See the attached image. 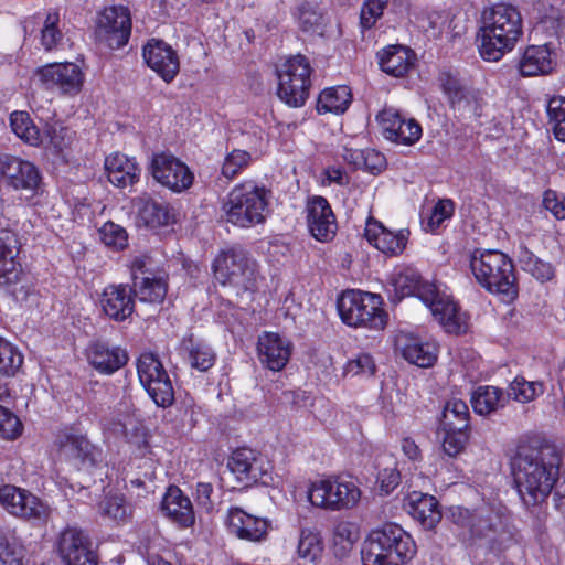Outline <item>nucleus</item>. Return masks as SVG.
<instances>
[{
  "label": "nucleus",
  "mask_w": 565,
  "mask_h": 565,
  "mask_svg": "<svg viewBox=\"0 0 565 565\" xmlns=\"http://www.w3.org/2000/svg\"><path fill=\"white\" fill-rule=\"evenodd\" d=\"M470 268L476 280L489 292L500 295L507 302L516 298L514 266L504 253L476 249L470 256Z\"/></svg>",
  "instance_id": "423d86ee"
},
{
  "label": "nucleus",
  "mask_w": 565,
  "mask_h": 565,
  "mask_svg": "<svg viewBox=\"0 0 565 565\" xmlns=\"http://www.w3.org/2000/svg\"><path fill=\"white\" fill-rule=\"evenodd\" d=\"M58 23L60 14L57 12H49L41 30V44L45 51L55 49L63 39Z\"/></svg>",
  "instance_id": "3c124183"
},
{
  "label": "nucleus",
  "mask_w": 565,
  "mask_h": 565,
  "mask_svg": "<svg viewBox=\"0 0 565 565\" xmlns=\"http://www.w3.org/2000/svg\"><path fill=\"white\" fill-rule=\"evenodd\" d=\"M364 235L370 244L384 254H401L408 241V231L401 230L396 233L387 230L379 221L370 218L366 223Z\"/></svg>",
  "instance_id": "cd10ccee"
},
{
  "label": "nucleus",
  "mask_w": 565,
  "mask_h": 565,
  "mask_svg": "<svg viewBox=\"0 0 565 565\" xmlns=\"http://www.w3.org/2000/svg\"><path fill=\"white\" fill-rule=\"evenodd\" d=\"M134 206L137 209V222L150 228L169 225L174 215L169 204L159 202L145 193L134 199Z\"/></svg>",
  "instance_id": "7c9ffc66"
},
{
  "label": "nucleus",
  "mask_w": 565,
  "mask_h": 565,
  "mask_svg": "<svg viewBox=\"0 0 565 565\" xmlns=\"http://www.w3.org/2000/svg\"><path fill=\"white\" fill-rule=\"evenodd\" d=\"M17 227V221L6 214L0 216V292L15 302H24L32 294V286L18 260L21 242Z\"/></svg>",
  "instance_id": "20e7f679"
},
{
  "label": "nucleus",
  "mask_w": 565,
  "mask_h": 565,
  "mask_svg": "<svg viewBox=\"0 0 565 565\" xmlns=\"http://www.w3.org/2000/svg\"><path fill=\"white\" fill-rule=\"evenodd\" d=\"M134 297L141 302L161 303L168 291V284L163 278L143 276L136 280L132 286Z\"/></svg>",
  "instance_id": "58836bf2"
},
{
  "label": "nucleus",
  "mask_w": 565,
  "mask_h": 565,
  "mask_svg": "<svg viewBox=\"0 0 565 565\" xmlns=\"http://www.w3.org/2000/svg\"><path fill=\"white\" fill-rule=\"evenodd\" d=\"M322 552V541L318 532L302 529L298 542V556L309 562H315Z\"/></svg>",
  "instance_id": "09e8293b"
},
{
  "label": "nucleus",
  "mask_w": 565,
  "mask_h": 565,
  "mask_svg": "<svg viewBox=\"0 0 565 565\" xmlns=\"http://www.w3.org/2000/svg\"><path fill=\"white\" fill-rule=\"evenodd\" d=\"M267 190L249 181L235 185L227 194L222 210L227 222L250 227L265 221L264 212L268 205Z\"/></svg>",
  "instance_id": "6e6552de"
},
{
  "label": "nucleus",
  "mask_w": 565,
  "mask_h": 565,
  "mask_svg": "<svg viewBox=\"0 0 565 565\" xmlns=\"http://www.w3.org/2000/svg\"><path fill=\"white\" fill-rule=\"evenodd\" d=\"M230 532L241 540L259 542L267 535L268 521L246 513L241 508H231L227 513Z\"/></svg>",
  "instance_id": "c85d7f7f"
},
{
  "label": "nucleus",
  "mask_w": 565,
  "mask_h": 565,
  "mask_svg": "<svg viewBox=\"0 0 565 565\" xmlns=\"http://www.w3.org/2000/svg\"><path fill=\"white\" fill-rule=\"evenodd\" d=\"M376 366L370 354L362 353L355 359L350 360L345 365V373L352 375H373Z\"/></svg>",
  "instance_id": "bf43d9fd"
},
{
  "label": "nucleus",
  "mask_w": 565,
  "mask_h": 565,
  "mask_svg": "<svg viewBox=\"0 0 565 565\" xmlns=\"http://www.w3.org/2000/svg\"><path fill=\"white\" fill-rule=\"evenodd\" d=\"M409 533L395 523L373 530L365 540L361 556L363 565H403L416 555Z\"/></svg>",
  "instance_id": "39448f33"
},
{
  "label": "nucleus",
  "mask_w": 565,
  "mask_h": 565,
  "mask_svg": "<svg viewBox=\"0 0 565 565\" xmlns=\"http://www.w3.org/2000/svg\"><path fill=\"white\" fill-rule=\"evenodd\" d=\"M395 350L407 362L419 367H430L437 361V345L431 342H424L412 334H398L395 339Z\"/></svg>",
  "instance_id": "a878e982"
},
{
  "label": "nucleus",
  "mask_w": 565,
  "mask_h": 565,
  "mask_svg": "<svg viewBox=\"0 0 565 565\" xmlns=\"http://www.w3.org/2000/svg\"><path fill=\"white\" fill-rule=\"evenodd\" d=\"M471 536L484 537L491 544V548L503 551L518 541V531L511 526L507 519L491 510L475 511Z\"/></svg>",
  "instance_id": "4468645a"
},
{
  "label": "nucleus",
  "mask_w": 565,
  "mask_h": 565,
  "mask_svg": "<svg viewBox=\"0 0 565 565\" xmlns=\"http://www.w3.org/2000/svg\"><path fill=\"white\" fill-rule=\"evenodd\" d=\"M22 364V353L11 342L0 337V375L12 377Z\"/></svg>",
  "instance_id": "49530a36"
},
{
  "label": "nucleus",
  "mask_w": 565,
  "mask_h": 565,
  "mask_svg": "<svg viewBox=\"0 0 565 565\" xmlns=\"http://www.w3.org/2000/svg\"><path fill=\"white\" fill-rule=\"evenodd\" d=\"M10 126L18 138L25 143L38 147L43 143V136L26 111H13Z\"/></svg>",
  "instance_id": "79ce46f5"
},
{
  "label": "nucleus",
  "mask_w": 565,
  "mask_h": 565,
  "mask_svg": "<svg viewBox=\"0 0 565 565\" xmlns=\"http://www.w3.org/2000/svg\"><path fill=\"white\" fill-rule=\"evenodd\" d=\"M98 512L104 518L118 525L129 522L132 518V507L122 495H107L98 504Z\"/></svg>",
  "instance_id": "a19ab883"
},
{
  "label": "nucleus",
  "mask_w": 565,
  "mask_h": 565,
  "mask_svg": "<svg viewBox=\"0 0 565 565\" xmlns=\"http://www.w3.org/2000/svg\"><path fill=\"white\" fill-rule=\"evenodd\" d=\"M385 168L386 159L381 152L374 149L364 150V158L361 167L362 170L376 175L380 174Z\"/></svg>",
  "instance_id": "680f3d73"
},
{
  "label": "nucleus",
  "mask_w": 565,
  "mask_h": 565,
  "mask_svg": "<svg viewBox=\"0 0 565 565\" xmlns=\"http://www.w3.org/2000/svg\"><path fill=\"white\" fill-rule=\"evenodd\" d=\"M128 353L125 349L110 345L104 341H95L87 349L89 364L100 374L111 375L128 362Z\"/></svg>",
  "instance_id": "b1692460"
},
{
  "label": "nucleus",
  "mask_w": 565,
  "mask_h": 565,
  "mask_svg": "<svg viewBox=\"0 0 565 565\" xmlns=\"http://www.w3.org/2000/svg\"><path fill=\"white\" fill-rule=\"evenodd\" d=\"M312 68L303 55H295L276 68L277 96L286 105L298 108L305 105L311 87Z\"/></svg>",
  "instance_id": "9d476101"
},
{
  "label": "nucleus",
  "mask_w": 565,
  "mask_h": 565,
  "mask_svg": "<svg viewBox=\"0 0 565 565\" xmlns=\"http://www.w3.org/2000/svg\"><path fill=\"white\" fill-rule=\"evenodd\" d=\"M523 34L522 15L512 4L500 2L486 9L477 41L481 57L498 62L513 50Z\"/></svg>",
  "instance_id": "f03ea898"
},
{
  "label": "nucleus",
  "mask_w": 565,
  "mask_h": 565,
  "mask_svg": "<svg viewBox=\"0 0 565 565\" xmlns=\"http://www.w3.org/2000/svg\"><path fill=\"white\" fill-rule=\"evenodd\" d=\"M377 118L385 137L397 143L413 145L422 136V127L416 120H406L394 109H384Z\"/></svg>",
  "instance_id": "393cba45"
},
{
  "label": "nucleus",
  "mask_w": 565,
  "mask_h": 565,
  "mask_svg": "<svg viewBox=\"0 0 565 565\" xmlns=\"http://www.w3.org/2000/svg\"><path fill=\"white\" fill-rule=\"evenodd\" d=\"M454 202L449 199L440 200L433 209L429 224L439 226L445 220L450 218L454 214Z\"/></svg>",
  "instance_id": "0e129e2a"
},
{
  "label": "nucleus",
  "mask_w": 565,
  "mask_h": 565,
  "mask_svg": "<svg viewBox=\"0 0 565 565\" xmlns=\"http://www.w3.org/2000/svg\"><path fill=\"white\" fill-rule=\"evenodd\" d=\"M100 306L109 319L125 321L135 309L132 288L122 284L107 286L102 294Z\"/></svg>",
  "instance_id": "5701e85b"
},
{
  "label": "nucleus",
  "mask_w": 565,
  "mask_h": 565,
  "mask_svg": "<svg viewBox=\"0 0 565 565\" xmlns=\"http://www.w3.org/2000/svg\"><path fill=\"white\" fill-rule=\"evenodd\" d=\"M23 552L14 542L0 535V565H22Z\"/></svg>",
  "instance_id": "13d9d810"
},
{
  "label": "nucleus",
  "mask_w": 565,
  "mask_h": 565,
  "mask_svg": "<svg viewBox=\"0 0 565 565\" xmlns=\"http://www.w3.org/2000/svg\"><path fill=\"white\" fill-rule=\"evenodd\" d=\"M104 166L108 181L116 188L126 189L139 181L140 168L135 158L116 152L106 157Z\"/></svg>",
  "instance_id": "c756f323"
},
{
  "label": "nucleus",
  "mask_w": 565,
  "mask_h": 565,
  "mask_svg": "<svg viewBox=\"0 0 565 565\" xmlns=\"http://www.w3.org/2000/svg\"><path fill=\"white\" fill-rule=\"evenodd\" d=\"M22 424L18 416L0 405V435L4 439H15L21 435Z\"/></svg>",
  "instance_id": "4d7b16f0"
},
{
  "label": "nucleus",
  "mask_w": 565,
  "mask_h": 565,
  "mask_svg": "<svg viewBox=\"0 0 565 565\" xmlns=\"http://www.w3.org/2000/svg\"><path fill=\"white\" fill-rule=\"evenodd\" d=\"M250 162V154L245 150L234 149L226 157L222 166V174L227 179L235 178Z\"/></svg>",
  "instance_id": "864d4df0"
},
{
  "label": "nucleus",
  "mask_w": 565,
  "mask_h": 565,
  "mask_svg": "<svg viewBox=\"0 0 565 565\" xmlns=\"http://www.w3.org/2000/svg\"><path fill=\"white\" fill-rule=\"evenodd\" d=\"M307 224L311 235L319 242H329L335 236V216L326 198L313 196L307 203Z\"/></svg>",
  "instance_id": "412c9836"
},
{
  "label": "nucleus",
  "mask_w": 565,
  "mask_h": 565,
  "mask_svg": "<svg viewBox=\"0 0 565 565\" xmlns=\"http://www.w3.org/2000/svg\"><path fill=\"white\" fill-rule=\"evenodd\" d=\"M380 490L390 494L401 482V473L396 468H385L379 472Z\"/></svg>",
  "instance_id": "e2e57ef3"
},
{
  "label": "nucleus",
  "mask_w": 565,
  "mask_h": 565,
  "mask_svg": "<svg viewBox=\"0 0 565 565\" xmlns=\"http://www.w3.org/2000/svg\"><path fill=\"white\" fill-rule=\"evenodd\" d=\"M393 288L398 300L416 296L431 311L434 318L448 333L466 332L467 323L452 299L441 295L435 285L423 281L422 276L414 269L407 268L393 278Z\"/></svg>",
  "instance_id": "7ed1b4c3"
},
{
  "label": "nucleus",
  "mask_w": 565,
  "mask_h": 565,
  "mask_svg": "<svg viewBox=\"0 0 565 565\" xmlns=\"http://www.w3.org/2000/svg\"><path fill=\"white\" fill-rule=\"evenodd\" d=\"M543 206L557 220H565V194L554 190H546L543 194Z\"/></svg>",
  "instance_id": "052dcab7"
},
{
  "label": "nucleus",
  "mask_w": 565,
  "mask_h": 565,
  "mask_svg": "<svg viewBox=\"0 0 565 565\" xmlns=\"http://www.w3.org/2000/svg\"><path fill=\"white\" fill-rule=\"evenodd\" d=\"M379 65L387 75L404 77L415 66L416 54L403 45H390L377 53Z\"/></svg>",
  "instance_id": "2f4dec72"
},
{
  "label": "nucleus",
  "mask_w": 565,
  "mask_h": 565,
  "mask_svg": "<svg viewBox=\"0 0 565 565\" xmlns=\"http://www.w3.org/2000/svg\"><path fill=\"white\" fill-rule=\"evenodd\" d=\"M64 565H97L98 559L88 534L76 526L65 527L56 542Z\"/></svg>",
  "instance_id": "f3484780"
},
{
  "label": "nucleus",
  "mask_w": 565,
  "mask_h": 565,
  "mask_svg": "<svg viewBox=\"0 0 565 565\" xmlns=\"http://www.w3.org/2000/svg\"><path fill=\"white\" fill-rule=\"evenodd\" d=\"M547 115L552 127L561 120L565 119V98L553 97L547 104Z\"/></svg>",
  "instance_id": "774afa93"
},
{
  "label": "nucleus",
  "mask_w": 565,
  "mask_h": 565,
  "mask_svg": "<svg viewBox=\"0 0 565 565\" xmlns=\"http://www.w3.org/2000/svg\"><path fill=\"white\" fill-rule=\"evenodd\" d=\"M406 509L412 518L426 530L434 529L441 520L437 499L427 493L414 491L408 494Z\"/></svg>",
  "instance_id": "473e14b6"
},
{
  "label": "nucleus",
  "mask_w": 565,
  "mask_h": 565,
  "mask_svg": "<svg viewBox=\"0 0 565 565\" xmlns=\"http://www.w3.org/2000/svg\"><path fill=\"white\" fill-rule=\"evenodd\" d=\"M470 413L468 405L458 398H451L447 401L441 418L440 427H460L469 428Z\"/></svg>",
  "instance_id": "37998d69"
},
{
  "label": "nucleus",
  "mask_w": 565,
  "mask_h": 565,
  "mask_svg": "<svg viewBox=\"0 0 565 565\" xmlns=\"http://www.w3.org/2000/svg\"><path fill=\"white\" fill-rule=\"evenodd\" d=\"M137 372L141 385L157 406L167 408L173 404V384L158 355L151 352L140 354Z\"/></svg>",
  "instance_id": "9b49d317"
},
{
  "label": "nucleus",
  "mask_w": 565,
  "mask_h": 565,
  "mask_svg": "<svg viewBox=\"0 0 565 565\" xmlns=\"http://www.w3.org/2000/svg\"><path fill=\"white\" fill-rule=\"evenodd\" d=\"M2 182L14 191L33 198L42 192L43 179L40 169L31 161L0 153Z\"/></svg>",
  "instance_id": "ddd939ff"
},
{
  "label": "nucleus",
  "mask_w": 565,
  "mask_h": 565,
  "mask_svg": "<svg viewBox=\"0 0 565 565\" xmlns=\"http://www.w3.org/2000/svg\"><path fill=\"white\" fill-rule=\"evenodd\" d=\"M321 17L308 6H302L299 9V23L305 32L315 31L316 26L320 24Z\"/></svg>",
  "instance_id": "69168bd1"
},
{
  "label": "nucleus",
  "mask_w": 565,
  "mask_h": 565,
  "mask_svg": "<svg viewBox=\"0 0 565 565\" xmlns=\"http://www.w3.org/2000/svg\"><path fill=\"white\" fill-rule=\"evenodd\" d=\"M443 92L447 95L451 106H460L467 97L466 89L460 82L449 73H441L439 76Z\"/></svg>",
  "instance_id": "6e6d98bb"
},
{
  "label": "nucleus",
  "mask_w": 565,
  "mask_h": 565,
  "mask_svg": "<svg viewBox=\"0 0 565 565\" xmlns=\"http://www.w3.org/2000/svg\"><path fill=\"white\" fill-rule=\"evenodd\" d=\"M149 170L158 183L177 193L189 189L194 180L189 167L169 152L153 153Z\"/></svg>",
  "instance_id": "dca6fc26"
},
{
  "label": "nucleus",
  "mask_w": 565,
  "mask_h": 565,
  "mask_svg": "<svg viewBox=\"0 0 565 565\" xmlns=\"http://www.w3.org/2000/svg\"><path fill=\"white\" fill-rule=\"evenodd\" d=\"M215 280L236 296L257 289L256 264L242 248L220 253L212 264Z\"/></svg>",
  "instance_id": "0eeeda50"
},
{
  "label": "nucleus",
  "mask_w": 565,
  "mask_h": 565,
  "mask_svg": "<svg viewBox=\"0 0 565 565\" xmlns=\"http://www.w3.org/2000/svg\"><path fill=\"white\" fill-rule=\"evenodd\" d=\"M131 34L130 11L125 6H113L104 9L98 15L96 36L109 49L125 46Z\"/></svg>",
  "instance_id": "2eb2a0df"
},
{
  "label": "nucleus",
  "mask_w": 565,
  "mask_h": 565,
  "mask_svg": "<svg viewBox=\"0 0 565 565\" xmlns=\"http://www.w3.org/2000/svg\"><path fill=\"white\" fill-rule=\"evenodd\" d=\"M544 392L541 382H530L522 376H516L509 385L508 397L520 403H529Z\"/></svg>",
  "instance_id": "de8ad7c7"
},
{
  "label": "nucleus",
  "mask_w": 565,
  "mask_h": 565,
  "mask_svg": "<svg viewBox=\"0 0 565 565\" xmlns=\"http://www.w3.org/2000/svg\"><path fill=\"white\" fill-rule=\"evenodd\" d=\"M561 456L555 445L533 440L521 445L511 461L513 481L523 504L537 507L554 489L555 507L565 512V473L559 475Z\"/></svg>",
  "instance_id": "f257e3e1"
},
{
  "label": "nucleus",
  "mask_w": 565,
  "mask_h": 565,
  "mask_svg": "<svg viewBox=\"0 0 565 565\" xmlns=\"http://www.w3.org/2000/svg\"><path fill=\"white\" fill-rule=\"evenodd\" d=\"M519 262L523 270L530 273L534 278L541 281L551 280L554 276L553 266L537 258L526 247H521L519 252Z\"/></svg>",
  "instance_id": "c03bdc74"
},
{
  "label": "nucleus",
  "mask_w": 565,
  "mask_h": 565,
  "mask_svg": "<svg viewBox=\"0 0 565 565\" xmlns=\"http://www.w3.org/2000/svg\"><path fill=\"white\" fill-rule=\"evenodd\" d=\"M166 515L181 527L194 524L195 515L191 500L178 487H169L161 502Z\"/></svg>",
  "instance_id": "72a5a7b5"
},
{
  "label": "nucleus",
  "mask_w": 565,
  "mask_h": 565,
  "mask_svg": "<svg viewBox=\"0 0 565 565\" xmlns=\"http://www.w3.org/2000/svg\"><path fill=\"white\" fill-rule=\"evenodd\" d=\"M444 433L443 451L450 458L460 455L469 440V428L460 427H440Z\"/></svg>",
  "instance_id": "a18cd8bd"
},
{
  "label": "nucleus",
  "mask_w": 565,
  "mask_h": 565,
  "mask_svg": "<svg viewBox=\"0 0 565 565\" xmlns=\"http://www.w3.org/2000/svg\"><path fill=\"white\" fill-rule=\"evenodd\" d=\"M257 353L263 366L270 371H280L288 363L291 343L275 332H264L258 337Z\"/></svg>",
  "instance_id": "4be33fe9"
},
{
  "label": "nucleus",
  "mask_w": 565,
  "mask_h": 565,
  "mask_svg": "<svg viewBox=\"0 0 565 565\" xmlns=\"http://www.w3.org/2000/svg\"><path fill=\"white\" fill-rule=\"evenodd\" d=\"M473 515L475 512L462 507H452L449 511L450 520L458 526L468 530V532L472 525Z\"/></svg>",
  "instance_id": "338daca9"
},
{
  "label": "nucleus",
  "mask_w": 565,
  "mask_h": 565,
  "mask_svg": "<svg viewBox=\"0 0 565 565\" xmlns=\"http://www.w3.org/2000/svg\"><path fill=\"white\" fill-rule=\"evenodd\" d=\"M35 75L40 83L51 90H57L63 95H77L84 84V74L74 63H52L38 67Z\"/></svg>",
  "instance_id": "a211bd4d"
},
{
  "label": "nucleus",
  "mask_w": 565,
  "mask_h": 565,
  "mask_svg": "<svg viewBox=\"0 0 565 565\" xmlns=\"http://www.w3.org/2000/svg\"><path fill=\"white\" fill-rule=\"evenodd\" d=\"M100 241L109 247L122 249L128 245V234L126 230L115 224L114 222H106L99 230Z\"/></svg>",
  "instance_id": "603ef678"
},
{
  "label": "nucleus",
  "mask_w": 565,
  "mask_h": 565,
  "mask_svg": "<svg viewBox=\"0 0 565 565\" xmlns=\"http://www.w3.org/2000/svg\"><path fill=\"white\" fill-rule=\"evenodd\" d=\"M382 305L380 295L348 290L338 299V311L342 321L350 327L383 330L387 323V313Z\"/></svg>",
  "instance_id": "1a4fd4ad"
},
{
  "label": "nucleus",
  "mask_w": 565,
  "mask_h": 565,
  "mask_svg": "<svg viewBox=\"0 0 565 565\" xmlns=\"http://www.w3.org/2000/svg\"><path fill=\"white\" fill-rule=\"evenodd\" d=\"M72 130L60 122L46 124L43 140L46 139L49 146L56 152H62L71 145Z\"/></svg>",
  "instance_id": "8fccbe9b"
},
{
  "label": "nucleus",
  "mask_w": 565,
  "mask_h": 565,
  "mask_svg": "<svg viewBox=\"0 0 565 565\" xmlns=\"http://www.w3.org/2000/svg\"><path fill=\"white\" fill-rule=\"evenodd\" d=\"M61 456L79 469H89L97 463V451L84 436L64 434L57 438Z\"/></svg>",
  "instance_id": "bb28decb"
},
{
  "label": "nucleus",
  "mask_w": 565,
  "mask_h": 565,
  "mask_svg": "<svg viewBox=\"0 0 565 565\" xmlns=\"http://www.w3.org/2000/svg\"><path fill=\"white\" fill-rule=\"evenodd\" d=\"M352 100L351 90L348 86H334L323 89L317 102L319 114H343Z\"/></svg>",
  "instance_id": "e433bc0d"
},
{
  "label": "nucleus",
  "mask_w": 565,
  "mask_h": 565,
  "mask_svg": "<svg viewBox=\"0 0 565 565\" xmlns=\"http://www.w3.org/2000/svg\"><path fill=\"white\" fill-rule=\"evenodd\" d=\"M554 65L553 53L547 44L530 45L520 60L519 70L522 76H537L548 74Z\"/></svg>",
  "instance_id": "c9c22d12"
},
{
  "label": "nucleus",
  "mask_w": 565,
  "mask_h": 565,
  "mask_svg": "<svg viewBox=\"0 0 565 565\" xmlns=\"http://www.w3.org/2000/svg\"><path fill=\"white\" fill-rule=\"evenodd\" d=\"M508 397L502 390L494 386H479L471 395L473 411L481 415H489L505 405Z\"/></svg>",
  "instance_id": "4c0bfd02"
},
{
  "label": "nucleus",
  "mask_w": 565,
  "mask_h": 565,
  "mask_svg": "<svg viewBox=\"0 0 565 565\" xmlns=\"http://www.w3.org/2000/svg\"><path fill=\"white\" fill-rule=\"evenodd\" d=\"M142 56L146 64L166 83L172 82L180 71L178 53L163 40H149L143 45Z\"/></svg>",
  "instance_id": "aec40b11"
},
{
  "label": "nucleus",
  "mask_w": 565,
  "mask_h": 565,
  "mask_svg": "<svg viewBox=\"0 0 565 565\" xmlns=\"http://www.w3.org/2000/svg\"><path fill=\"white\" fill-rule=\"evenodd\" d=\"M227 468L235 475L238 482L249 486L263 476L256 452L249 448H238L228 458Z\"/></svg>",
  "instance_id": "f704fd0d"
},
{
  "label": "nucleus",
  "mask_w": 565,
  "mask_h": 565,
  "mask_svg": "<svg viewBox=\"0 0 565 565\" xmlns=\"http://www.w3.org/2000/svg\"><path fill=\"white\" fill-rule=\"evenodd\" d=\"M181 348L186 352L190 365L200 372L209 371L215 363L214 351L202 342H195L192 334L182 339Z\"/></svg>",
  "instance_id": "ea45409f"
},
{
  "label": "nucleus",
  "mask_w": 565,
  "mask_h": 565,
  "mask_svg": "<svg viewBox=\"0 0 565 565\" xmlns=\"http://www.w3.org/2000/svg\"><path fill=\"white\" fill-rule=\"evenodd\" d=\"M390 0H365L360 14V24L363 30L371 29L383 15Z\"/></svg>",
  "instance_id": "5fc2aeb1"
},
{
  "label": "nucleus",
  "mask_w": 565,
  "mask_h": 565,
  "mask_svg": "<svg viewBox=\"0 0 565 565\" xmlns=\"http://www.w3.org/2000/svg\"><path fill=\"white\" fill-rule=\"evenodd\" d=\"M361 498L359 487L340 477L320 480L311 484L308 499L315 507L339 511L353 508Z\"/></svg>",
  "instance_id": "f8f14e48"
},
{
  "label": "nucleus",
  "mask_w": 565,
  "mask_h": 565,
  "mask_svg": "<svg viewBox=\"0 0 565 565\" xmlns=\"http://www.w3.org/2000/svg\"><path fill=\"white\" fill-rule=\"evenodd\" d=\"M0 503L10 514L28 521H45L50 512L38 497L10 484L0 488Z\"/></svg>",
  "instance_id": "6ab92c4d"
}]
</instances>
